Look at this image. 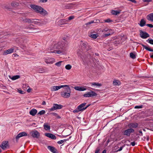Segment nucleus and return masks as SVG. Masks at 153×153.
<instances>
[{
  "label": "nucleus",
  "mask_w": 153,
  "mask_h": 153,
  "mask_svg": "<svg viewBox=\"0 0 153 153\" xmlns=\"http://www.w3.org/2000/svg\"><path fill=\"white\" fill-rule=\"evenodd\" d=\"M45 113V111L44 110H42L40 111L38 113V114H39L40 115H42L43 114H44Z\"/></svg>",
  "instance_id": "38"
},
{
  "label": "nucleus",
  "mask_w": 153,
  "mask_h": 153,
  "mask_svg": "<svg viewBox=\"0 0 153 153\" xmlns=\"http://www.w3.org/2000/svg\"><path fill=\"white\" fill-rule=\"evenodd\" d=\"M152 0H143L144 2H149L152 1Z\"/></svg>",
  "instance_id": "49"
},
{
  "label": "nucleus",
  "mask_w": 153,
  "mask_h": 153,
  "mask_svg": "<svg viewBox=\"0 0 153 153\" xmlns=\"http://www.w3.org/2000/svg\"><path fill=\"white\" fill-rule=\"evenodd\" d=\"M50 114H52L55 116L57 119L60 118V117L56 113H50Z\"/></svg>",
  "instance_id": "29"
},
{
  "label": "nucleus",
  "mask_w": 153,
  "mask_h": 153,
  "mask_svg": "<svg viewBox=\"0 0 153 153\" xmlns=\"http://www.w3.org/2000/svg\"><path fill=\"white\" fill-rule=\"evenodd\" d=\"M25 28H31V29H33V28L32 27H25Z\"/></svg>",
  "instance_id": "64"
},
{
  "label": "nucleus",
  "mask_w": 153,
  "mask_h": 153,
  "mask_svg": "<svg viewBox=\"0 0 153 153\" xmlns=\"http://www.w3.org/2000/svg\"><path fill=\"white\" fill-rule=\"evenodd\" d=\"M74 88L76 90L80 91H84L86 89L83 86H75L74 87Z\"/></svg>",
  "instance_id": "16"
},
{
  "label": "nucleus",
  "mask_w": 153,
  "mask_h": 153,
  "mask_svg": "<svg viewBox=\"0 0 153 153\" xmlns=\"http://www.w3.org/2000/svg\"><path fill=\"white\" fill-rule=\"evenodd\" d=\"M78 56L80 57L82 59L83 62L84 63H87L88 61H89V59L88 58V57H89V58H90L91 59H92L93 61H94V58H91V57L90 54L88 55V57L87 58L86 57H85L84 56L82 55V53L81 52L78 51L77 52Z\"/></svg>",
  "instance_id": "4"
},
{
  "label": "nucleus",
  "mask_w": 153,
  "mask_h": 153,
  "mask_svg": "<svg viewBox=\"0 0 153 153\" xmlns=\"http://www.w3.org/2000/svg\"><path fill=\"white\" fill-rule=\"evenodd\" d=\"M75 4L74 3H71L70 4V5H74Z\"/></svg>",
  "instance_id": "59"
},
{
  "label": "nucleus",
  "mask_w": 153,
  "mask_h": 153,
  "mask_svg": "<svg viewBox=\"0 0 153 153\" xmlns=\"http://www.w3.org/2000/svg\"><path fill=\"white\" fill-rule=\"evenodd\" d=\"M82 47L84 49H85L86 48V50L87 51H88L89 49H90L91 48V46H88V44L86 42L83 43L82 45Z\"/></svg>",
  "instance_id": "15"
},
{
  "label": "nucleus",
  "mask_w": 153,
  "mask_h": 153,
  "mask_svg": "<svg viewBox=\"0 0 153 153\" xmlns=\"http://www.w3.org/2000/svg\"><path fill=\"white\" fill-rule=\"evenodd\" d=\"M31 136L34 138H39L40 136V133L36 130H33L30 132Z\"/></svg>",
  "instance_id": "5"
},
{
  "label": "nucleus",
  "mask_w": 153,
  "mask_h": 153,
  "mask_svg": "<svg viewBox=\"0 0 153 153\" xmlns=\"http://www.w3.org/2000/svg\"><path fill=\"white\" fill-rule=\"evenodd\" d=\"M63 62L62 61H59L55 63V65L58 67H59L61 65L62 63Z\"/></svg>",
  "instance_id": "33"
},
{
  "label": "nucleus",
  "mask_w": 153,
  "mask_h": 153,
  "mask_svg": "<svg viewBox=\"0 0 153 153\" xmlns=\"http://www.w3.org/2000/svg\"><path fill=\"white\" fill-rule=\"evenodd\" d=\"M87 104V102H84L80 104L79 105H85L86 104Z\"/></svg>",
  "instance_id": "57"
},
{
  "label": "nucleus",
  "mask_w": 153,
  "mask_h": 153,
  "mask_svg": "<svg viewBox=\"0 0 153 153\" xmlns=\"http://www.w3.org/2000/svg\"><path fill=\"white\" fill-rule=\"evenodd\" d=\"M95 55L97 56H99V54L98 53H95Z\"/></svg>",
  "instance_id": "63"
},
{
  "label": "nucleus",
  "mask_w": 153,
  "mask_h": 153,
  "mask_svg": "<svg viewBox=\"0 0 153 153\" xmlns=\"http://www.w3.org/2000/svg\"><path fill=\"white\" fill-rule=\"evenodd\" d=\"M27 135V134L25 132H22L18 134L16 137V140H18L19 138L23 136H26Z\"/></svg>",
  "instance_id": "12"
},
{
  "label": "nucleus",
  "mask_w": 153,
  "mask_h": 153,
  "mask_svg": "<svg viewBox=\"0 0 153 153\" xmlns=\"http://www.w3.org/2000/svg\"><path fill=\"white\" fill-rule=\"evenodd\" d=\"M147 19L149 20L153 21V13H151L147 15Z\"/></svg>",
  "instance_id": "24"
},
{
  "label": "nucleus",
  "mask_w": 153,
  "mask_h": 153,
  "mask_svg": "<svg viewBox=\"0 0 153 153\" xmlns=\"http://www.w3.org/2000/svg\"><path fill=\"white\" fill-rule=\"evenodd\" d=\"M20 78V76L19 75L14 76L10 78L12 80H15Z\"/></svg>",
  "instance_id": "28"
},
{
  "label": "nucleus",
  "mask_w": 153,
  "mask_h": 153,
  "mask_svg": "<svg viewBox=\"0 0 153 153\" xmlns=\"http://www.w3.org/2000/svg\"><path fill=\"white\" fill-rule=\"evenodd\" d=\"M71 68H72L71 66L69 64L67 65H66V66H65V68L66 69L68 70H69L71 69Z\"/></svg>",
  "instance_id": "34"
},
{
  "label": "nucleus",
  "mask_w": 153,
  "mask_h": 153,
  "mask_svg": "<svg viewBox=\"0 0 153 153\" xmlns=\"http://www.w3.org/2000/svg\"><path fill=\"white\" fill-rule=\"evenodd\" d=\"M134 130L131 128H129L125 131L123 134L127 136H129L131 133L134 132Z\"/></svg>",
  "instance_id": "10"
},
{
  "label": "nucleus",
  "mask_w": 153,
  "mask_h": 153,
  "mask_svg": "<svg viewBox=\"0 0 153 153\" xmlns=\"http://www.w3.org/2000/svg\"><path fill=\"white\" fill-rule=\"evenodd\" d=\"M0 147L3 150H5L9 147L8 142L7 141H3L0 145Z\"/></svg>",
  "instance_id": "8"
},
{
  "label": "nucleus",
  "mask_w": 153,
  "mask_h": 153,
  "mask_svg": "<svg viewBox=\"0 0 153 153\" xmlns=\"http://www.w3.org/2000/svg\"><path fill=\"white\" fill-rule=\"evenodd\" d=\"M111 13L113 15H117L119 14L120 12L117 10H112L111 12Z\"/></svg>",
  "instance_id": "27"
},
{
  "label": "nucleus",
  "mask_w": 153,
  "mask_h": 153,
  "mask_svg": "<svg viewBox=\"0 0 153 153\" xmlns=\"http://www.w3.org/2000/svg\"><path fill=\"white\" fill-rule=\"evenodd\" d=\"M39 20V19H30V20H31V22H30V23H33L34 22H37V23H40V24H45V23L43 22H37V21H34L33 20Z\"/></svg>",
  "instance_id": "30"
},
{
  "label": "nucleus",
  "mask_w": 153,
  "mask_h": 153,
  "mask_svg": "<svg viewBox=\"0 0 153 153\" xmlns=\"http://www.w3.org/2000/svg\"><path fill=\"white\" fill-rule=\"evenodd\" d=\"M113 84L114 85H119L121 84V82L118 80H114L113 82Z\"/></svg>",
  "instance_id": "26"
},
{
  "label": "nucleus",
  "mask_w": 153,
  "mask_h": 153,
  "mask_svg": "<svg viewBox=\"0 0 153 153\" xmlns=\"http://www.w3.org/2000/svg\"><path fill=\"white\" fill-rule=\"evenodd\" d=\"M140 44L146 50L149 51L153 52V49H151L150 48L146 46V45H144L142 43H140Z\"/></svg>",
  "instance_id": "21"
},
{
  "label": "nucleus",
  "mask_w": 153,
  "mask_h": 153,
  "mask_svg": "<svg viewBox=\"0 0 153 153\" xmlns=\"http://www.w3.org/2000/svg\"><path fill=\"white\" fill-rule=\"evenodd\" d=\"M104 22H108V23H109L110 22H111L113 21L112 20L110 19H107L104 20Z\"/></svg>",
  "instance_id": "41"
},
{
  "label": "nucleus",
  "mask_w": 153,
  "mask_h": 153,
  "mask_svg": "<svg viewBox=\"0 0 153 153\" xmlns=\"http://www.w3.org/2000/svg\"><path fill=\"white\" fill-rule=\"evenodd\" d=\"M102 153H106V151L105 150H104L102 152Z\"/></svg>",
  "instance_id": "60"
},
{
  "label": "nucleus",
  "mask_w": 153,
  "mask_h": 153,
  "mask_svg": "<svg viewBox=\"0 0 153 153\" xmlns=\"http://www.w3.org/2000/svg\"><path fill=\"white\" fill-rule=\"evenodd\" d=\"M44 128L46 130H49L50 129V127L49 126L46 124H44Z\"/></svg>",
  "instance_id": "25"
},
{
  "label": "nucleus",
  "mask_w": 153,
  "mask_h": 153,
  "mask_svg": "<svg viewBox=\"0 0 153 153\" xmlns=\"http://www.w3.org/2000/svg\"><path fill=\"white\" fill-rule=\"evenodd\" d=\"M25 23H30L31 22L30 19H29L25 18Z\"/></svg>",
  "instance_id": "43"
},
{
  "label": "nucleus",
  "mask_w": 153,
  "mask_h": 153,
  "mask_svg": "<svg viewBox=\"0 0 153 153\" xmlns=\"http://www.w3.org/2000/svg\"><path fill=\"white\" fill-rule=\"evenodd\" d=\"M67 140V139H64L63 140H61L58 141L57 142V143L59 144H62L64 142L66 141Z\"/></svg>",
  "instance_id": "37"
},
{
  "label": "nucleus",
  "mask_w": 153,
  "mask_h": 153,
  "mask_svg": "<svg viewBox=\"0 0 153 153\" xmlns=\"http://www.w3.org/2000/svg\"><path fill=\"white\" fill-rule=\"evenodd\" d=\"M146 24V22L144 19H142L141 20L140 23L139 25L141 27L144 26Z\"/></svg>",
  "instance_id": "23"
},
{
  "label": "nucleus",
  "mask_w": 153,
  "mask_h": 153,
  "mask_svg": "<svg viewBox=\"0 0 153 153\" xmlns=\"http://www.w3.org/2000/svg\"><path fill=\"white\" fill-rule=\"evenodd\" d=\"M92 23H97L100 22V20L99 19H96L93 21H92Z\"/></svg>",
  "instance_id": "40"
},
{
  "label": "nucleus",
  "mask_w": 153,
  "mask_h": 153,
  "mask_svg": "<svg viewBox=\"0 0 153 153\" xmlns=\"http://www.w3.org/2000/svg\"><path fill=\"white\" fill-rule=\"evenodd\" d=\"M37 113V111L35 109H31L30 111V114L33 116H35Z\"/></svg>",
  "instance_id": "22"
},
{
  "label": "nucleus",
  "mask_w": 153,
  "mask_h": 153,
  "mask_svg": "<svg viewBox=\"0 0 153 153\" xmlns=\"http://www.w3.org/2000/svg\"><path fill=\"white\" fill-rule=\"evenodd\" d=\"M65 86H67V85H60L59 86H53L51 87V90L52 91H56Z\"/></svg>",
  "instance_id": "11"
},
{
  "label": "nucleus",
  "mask_w": 153,
  "mask_h": 153,
  "mask_svg": "<svg viewBox=\"0 0 153 153\" xmlns=\"http://www.w3.org/2000/svg\"><path fill=\"white\" fill-rule=\"evenodd\" d=\"M25 18H24L23 17H20V21H21L23 22H25Z\"/></svg>",
  "instance_id": "45"
},
{
  "label": "nucleus",
  "mask_w": 153,
  "mask_h": 153,
  "mask_svg": "<svg viewBox=\"0 0 153 153\" xmlns=\"http://www.w3.org/2000/svg\"><path fill=\"white\" fill-rule=\"evenodd\" d=\"M130 57L133 59L136 58L135 55L133 53L131 52L130 53Z\"/></svg>",
  "instance_id": "32"
},
{
  "label": "nucleus",
  "mask_w": 153,
  "mask_h": 153,
  "mask_svg": "<svg viewBox=\"0 0 153 153\" xmlns=\"http://www.w3.org/2000/svg\"><path fill=\"white\" fill-rule=\"evenodd\" d=\"M90 37H91V38L93 39H96L97 38V34H91Z\"/></svg>",
  "instance_id": "36"
},
{
  "label": "nucleus",
  "mask_w": 153,
  "mask_h": 153,
  "mask_svg": "<svg viewBox=\"0 0 153 153\" xmlns=\"http://www.w3.org/2000/svg\"><path fill=\"white\" fill-rule=\"evenodd\" d=\"M110 35V33H107V34H104V36L105 37H106V36H109Z\"/></svg>",
  "instance_id": "54"
},
{
  "label": "nucleus",
  "mask_w": 153,
  "mask_h": 153,
  "mask_svg": "<svg viewBox=\"0 0 153 153\" xmlns=\"http://www.w3.org/2000/svg\"><path fill=\"white\" fill-rule=\"evenodd\" d=\"M31 90V89L30 88H29L27 89V91L28 93H29L30 92Z\"/></svg>",
  "instance_id": "56"
},
{
  "label": "nucleus",
  "mask_w": 153,
  "mask_h": 153,
  "mask_svg": "<svg viewBox=\"0 0 153 153\" xmlns=\"http://www.w3.org/2000/svg\"><path fill=\"white\" fill-rule=\"evenodd\" d=\"M18 92L21 94H23L24 93V91L21 90H19L18 91Z\"/></svg>",
  "instance_id": "52"
},
{
  "label": "nucleus",
  "mask_w": 153,
  "mask_h": 153,
  "mask_svg": "<svg viewBox=\"0 0 153 153\" xmlns=\"http://www.w3.org/2000/svg\"><path fill=\"white\" fill-rule=\"evenodd\" d=\"M42 104L43 105H44L46 104V102L45 101H43L42 103Z\"/></svg>",
  "instance_id": "58"
},
{
  "label": "nucleus",
  "mask_w": 153,
  "mask_h": 153,
  "mask_svg": "<svg viewBox=\"0 0 153 153\" xmlns=\"http://www.w3.org/2000/svg\"><path fill=\"white\" fill-rule=\"evenodd\" d=\"M53 58H51L48 59H45V62L47 64H52L53 63Z\"/></svg>",
  "instance_id": "19"
},
{
  "label": "nucleus",
  "mask_w": 153,
  "mask_h": 153,
  "mask_svg": "<svg viewBox=\"0 0 153 153\" xmlns=\"http://www.w3.org/2000/svg\"><path fill=\"white\" fill-rule=\"evenodd\" d=\"M47 0H40V2H41L42 3H45L47 2Z\"/></svg>",
  "instance_id": "51"
},
{
  "label": "nucleus",
  "mask_w": 153,
  "mask_h": 153,
  "mask_svg": "<svg viewBox=\"0 0 153 153\" xmlns=\"http://www.w3.org/2000/svg\"><path fill=\"white\" fill-rule=\"evenodd\" d=\"M92 85H97L99 86H100L102 85V84H101L99 83L98 82H93L92 83Z\"/></svg>",
  "instance_id": "35"
},
{
  "label": "nucleus",
  "mask_w": 153,
  "mask_h": 153,
  "mask_svg": "<svg viewBox=\"0 0 153 153\" xmlns=\"http://www.w3.org/2000/svg\"><path fill=\"white\" fill-rule=\"evenodd\" d=\"M25 31L26 32V33H32V32H31V31Z\"/></svg>",
  "instance_id": "61"
},
{
  "label": "nucleus",
  "mask_w": 153,
  "mask_h": 153,
  "mask_svg": "<svg viewBox=\"0 0 153 153\" xmlns=\"http://www.w3.org/2000/svg\"><path fill=\"white\" fill-rule=\"evenodd\" d=\"M65 87L66 88L64 89V91L61 92V95L62 97L64 98L69 97L70 96V88L68 85Z\"/></svg>",
  "instance_id": "3"
},
{
  "label": "nucleus",
  "mask_w": 153,
  "mask_h": 153,
  "mask_svg": "<svg viewBox=\"0 0 153 153\" xmlns=\"http://www.w3.org/2000/svg\"><path fill=\"white\" fill-rule=\"evenodd\" d=\"M92 21L91 22H88L86 23L85 24V25H89L92 23Z\"/></svg>",
  "instance_id": "50"
},
{
  "label": "nucleus",
  "mask_w": 153,
  "mask_h": 153,
  "mask_svg": "<svg viewBox=\"0 0 153 153\" xmlns=\"http://www.w3.org/2000/svg\"><path fill=\"white\" fill-rule=\"evenodd\" d=\"M150 44L153 45V39H148L147 41Z\"/></svg>",
  "instance_id": "42"
},
{
  "label": "nucleus",
  "mask_w": 153,
  "mask_h": 153,
  "mask_svg": "<svg viewBox=\"0 0 153 153\" xmlns=\"http://www.w3.org/2000/svg\"><path fill=\"white\" fill-rule=\"evenodd\" d=\"M63 41L59 42L54 45L53 48V50L58 49L57 50H54L53 51H51V53H56L58 54H60L64 53L65 51V48L68 44L67 41L63 39Z\"/></svg>",
  "instance_id": "1"
},
{
  "label": "nucleus",
  "mask_w": 153,
  "mask_h": 153,
  "mask_svg": "<svg viewBox=\"0 0 153 153\" xmlns=\"http://www.w3.org/2000/svg\"><path fill=\"white\" fill-rule=\"evenodd\" d=\"M95 153H100V149L97 148L95 151Z\"/></svg>",
  "instance_id": "48"
},
{
  "label": "nucleus",
  "mask_w": 153,
  "mask_h": 153,
  "mask_svg": "<svg viewBox=\"0 0 153 153\" xmlns=\"http://www.w3.org/2000/svg\"><path fill=\"white\" fill-rule=\"evenodd\" d=\"M66 21L65 20V19H62V20H60L59 22V23H60V24L61 25H62L64 24H65V22H66Z\"/></svg>",
  "instance_id": "39"
},
{
  "label": "nucleus",
  "mask_w": 153,
  "mask_h": 153,
  "mask_svg": "<svg viewBox=\"0 0 153 153\" xmlns=\"http://www.w3.org/2000/svg\"><path fill=\"white\" fill-rule=\"evenodd\" d=\"M45 135L46 137L50 138L53 140H55L56 139V137L54 135L50 133H45Z\"/></svg>",
  "instance_id": "13"
},
{
  "label": "nucleus",
  "mask_w": 153,
  "mask_h": 153,
  "mask_svg": "<svg viewBox=\"0 0 153 153\" xmlns=\"http://www.w3.org/2000/svg\"><path fill=\"white\" fill-rule=\"evenodd\" d=\"M146 25L151 28L153 27V25L151 24H146Z\"/></svg>",
  "instance_id": "44"
},
{
  "label": "nucleus",
  "mask_w": 153,
  "mask_h": 153,
  "mask_svg": "<svg viewBox=\"0 0 153 153\" xmlns=\"http://www.w3.org/2000/svg\"><path fill=\"white\" fill-rule=\"evenodd\" d=\"M131 144L133 146H134L135 145V143L134 142H131Z\"/></svg>",
  "instance_id": "53"
},
{
  "label": "nucleus",
  "mask_w": 153,
  "mask_h": 153,
  "mask_svg": "<svg viewBox=\"0 0 153 153\" xmlns=\"http://www.w3.org/2000/svg\"><path fill=\"white\" fill-rule=\"evenodd\" d=\"M74 16H71L68 17V20H70L72 19H74Z\"/></svg>",
  "instance_id": "47"
},
{
  "label": "nucleus",
  "mask_w": 153,
  "mask_h": 153,
  "mask_svg": "<svg viewBox=\"0 0 153 153\" xmlns=\"http://www.w3.org/2000/svg\"><path fill=\"white\" fill-rule=\"evenodd\" d=\"M128 127L129 128H136L138 126L137 123H131L128 125Z\"/></svg>",
  "instance_id": "20"
},
{
  "label": "nucleus",
  "mask_w": 153,
  "mask_h": 153,
  "mask_svg": "<svg viewBox=\"0 0 153 153\" xmlns=\"http://www.w3.org/2000/svg\"><path fill=\"white\" fill-rule=\"evenodd\" d=\"M97 95V94L96 93L92 91L88 92L87 94H85L83 96L85 97H91Z\"/></svg>",
  "instance_id": "9"
},
{
  "label": "nucleus",
  "mask_w": 153,
  "mask_h": 153,
  "mask_svg": "<svg viewBox=\"0 0 153 153\" xmlns=\"http://www.w3.org/2000/svg\"><path fill=\"white\" fill-rule=\"evenodd\" d=\"M62 106H54L53 107L49 109L50 111H54L56 109H61Z\"/></svg>",
  "instance_id": "17"
},
{
  "label": "nucleus",
  "mask_w": 153,
  "mask_h": 153,
  "mask_svg": "<svg viewBox=\"0 0 153 153\" xmlns=\"http://www.w3.org/2000/svg\"><path fill=\"white\" fill-rule=\"evenodd\" d=\"M14 48H12L7 50L5 51H4L3 55H6L8 54L12 53L14 52Z\"/></svg>",
  "instance_id": "14"
},
{
  "label": "nucleus",
  "mask_w": 153,
  "mask_h": 153,
  "mask_svg": "<svg viewBox=\"0 0 153 153\" xmlns=\"http://www.w3.org/2000/svg\"><path fill=\"white\" fill-rule=\"evenodd\" d=\"M152 55L150 56V58H153V53H152Z\"/></svg>",
  "instance_id": "62"
},
{
  "label": "nucleus",
  "mask_w": 153,
  "mask_h": 153,
  "mask_svg": "<svg viewBox=\"0 0 153 153\" xmlns=\"http://www.w3.org/2000/svg\"><path fill=\"white\" fill-rule=\"evenodd\" d=\"M30 7L34 11L42 16H45L48 14V12L41 6L35 4H31Z\"/></svg>",
  "instance_id": "2"
},
{
  "label": "nucleus",
  "mask_w": 153,
  "mask_h": 153,
  "mask_svg": "<svg viewBox=\"0 0 153 153\" xmlns=\"http://www.w3.org/2000/svg\"><path fill=\"white\" fill-rule=\"evenodd\" d=\"M12 6L16 7L19 5V3L16 2H13L11 3Z\"/></svg>",
  "instance_id": "31"
},
{
  "label": "nucleus",
  "mask_w": 153,
  "mask_h": 153,
  "mask_svg": "<svg viewBox=\"0 0 153 153\" xmlns=\"http://www.w3.org/2000/svg\"><path fill=\"white\" fill-rule=\"evenodd\" d=\"M85 106H78L74 110V113H78L80 111H83L85 109L89 106H87L85 107H84Z\"/></svg>",
  "instance_id": "7"
},
{
  "label": "nucleus",
  "mask_w": 153,
  "mask_h": 153,
  "mask_svg": "<svg viewBox=\"0 0 153 153\" xmlns=\"http://www.w3.org/2000/svg\"><path fill=\"white\" fill-rule=\"evenodd\" d=\"M48 148L53 153H56V150L55 148L52 146H49L48 147Z\"/></svg>",
  "instance_id": "18"
},
{
  "label": "nucleus",
  "mask_w": 153,
  "mask_h": 153,
  "mask_svg": "<svg viewBox=\"0 0 153 153\" xmlns=\"http://www.w3.org/2000/svg\"><path fill=\"white\" fill-rule=\"evenodd\" d=\"M142 108V106H135L134 108Z\"/></svg>",
  "instance_id": "46"
},
{
  "label": "nucleus",
  "mask_w": 153,
  "mask_h": 153,
  "mask_svg": "<svg viewBox=\"0 0 153 153\" xmlns=\"http://www.w3.org/2000/svg\"><path fill=\"white\" fill-rule=\"evenodd\" d=\"M123 147H120V149L118 150L117 151H121L122 150V149H123Z\"/></svg>",
  "instance_id": "55"
},
{
  "label": "nucleus",
  "mask_w": 153,
  "mask_h": 153,
  "mask_svg": "<svg viewBox=\"0 0 153 153\" xmlns=\"http://www.w3.org/2000/svg\"><path fill=\"white\" fill-rule=\"evenodd\" d=\"M140 35V37L143 39H146L149 37V34L146 32L143 31L142 30H139Z\"/></svg>",
  "instance_id": "6"
}]
</instances>
